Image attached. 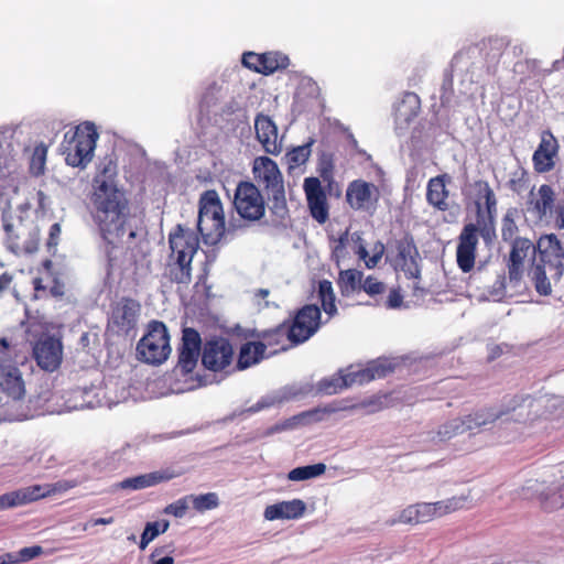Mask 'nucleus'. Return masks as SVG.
<instances>
[{
	"instance_id": "nucleus-44",
	"label": "nucleus",
	"mask_w": 564,
	"mask_h": 564,
	"mask_svg": "<svg viewBox=\"0 0 564 564\" xmlns=\"http://www.w3.org/2000/svg\"><path fill=\"white\" fill-rule=\"evenodd\" d=\"M169 527L170 522L167 520L148 522L141 534L139 547L144 550L160 533L166 532Z\"/></svg>"
},
{
	"instance_id": "nucleus-60",
	"label": "nucleus",
	"mask_w": 564,
	"mask_h": 564,
	"mask_svg": "<svg viewBox=\"0 0 564 564\" xmlns=\"http://www.w3.org/2000/svg\"><path fill=\"white\" fill-rule=\"evenodd\" d=\"M115 519L112 517L109 518H97L91 519L83 525V530L87 531L90 525H107L113 523Z\"/></svg>"
},
{
	"instance_id": "nucleus-63",
	"label": "nucleus",
	"mask_w": 564,
	"mask_h": 564,
	"mask_svg": "<svg viewBox=\"0 0 564 564\" xmlns=\"http://www.w3.org/2000/svg\"><path fill=\"white\" fill-rule=\"evenodd\" d=\"M480 235L485 240H490L491 235H494V227L485 225L480 230Z\"/></svg>"
},
{
	"instance_id": "nucleus-42",
	"label": "nucleus",
	"mask_w": 564,
	"mask_h": 564,
	"mask_svg": "<svg viewBox=\"0 0 564 564\" xmlns=\"http://www.w3.org/2000/svg\"><path fill=\"white\" fill-rule=\"evenodd\" d=\"M43 553V547L33 545L21 549L19 552H9L2 554L6 564H19L22 562L31 561Z\"/></svg>"
},
{
	"instance_id": "nucleus-1",
	"label": "nucleus",
	"mask_w": 564,
	"mask_h": 564,
	"mask_svg": "<svg viewBox=\"0 0 564 564\" xmlns=\"http://www.w3.org/2000/svg\"><path fill=\"white\" fill-rule=\"evenodd\" d=\"M117 163L104 158L93 180L91 217L102 240V250L109 270L119 268L127 258L128 242L135 239L137 230L131 225L133 215L124 191L116 186Z\"/></svg>"
},
{
	"instance_id": "nucleus-24",
	"label": "nucleus",
	"mask_w": 564,
	"mask_h": 564,
	"mask_svg": "<svg viewBox=\"0 0 564 564\" xmlns=\"http://www.w3.org/2000/svg\"><path fill=\"white\" fill-rule=\"evenodd\" d=\"M254 130L257 140L267 153L278 155L282 151L281 143L278 141V128L269 116L257 115Z\"/></svg>"
},
{
	"instance_id": "nucleus-17",
	"label": "nucleus",
	"mask_w": 564,
	"mask_h": 564,
	"mask_svg": "<svg viewBox=\"0 0 564 564\" xmlns=\"http://www.w3.org/2000/svg\"><path fill=\"white\" fill-rule=\"evenodd\" d=\"M478 232L479 229L475 224H467L458 237L456 262L464 273L470 272L475 267Z\"/></svg>"
},
{
	"instance_id": "nucleus-58",
	"label": "nucleus",
	"mask_w": 564,
	"mask_h": 564,
	"mask_svg": "<svg viewBox=\"0 0 564 564\" xmlns=\"http://www.w3.org/2000/svg\"><path fill=\"white\" fill-rule=\"evenodd\" d=\"M32 285L34 289V299L35 300L42 299L45 295V293L47 292L46 285L43 283V280L39 276H36L32 280Z\"/></svg>"
},
{
	"instance_id": "nucleus-50",
	"label": "nucleus",
	"mask_w": 564,
	"mask_h": 564,
	"mask_svg": "<svg viewBox=\"0 0 564 564\" xmlns=\"http://www.w3.org/2000/svg\"><path fill=\"white\" fill-rule=\"evenodd\" d=\"M541 506L545 511H553L564 507V484L552 494L541 496Z\"/></svg>"
},
{
	"instance_id": "nucleus-10",
	"label": "nucleus",
	"mask_w": 564,
	"mask_h": 564,
	"mask_svg": "<svg viewBox=\"0 0 564 564\" xmlns=\"http://www.w3.org/2000/svg\"><path fill=\"white\" fill-rule=\"evenodd\" d=\"M379 198L378 186L361 178L351 181L346 189V203L355 212L372 213Z\"/></svg>"
},
{
	"instance_id": "nucleus-25",
	"label": "nucleus",
	"mask_w": 564,
	"mask_h": 564,
	"mask_svg": "<svg viewBox=\"0 0 564 564\" xmlns=\"http://www.w3.org/2000/svg\"><path fill=\"white\" fill-rule=\"evenodd\" d=\"M451 176L446 173L431 177L426 185V202L436 210L447 212L449 205V191L446 185Z\"/></svg>"
},
{
	"instance_id": "nucleus-61",
	"label": "nucleus",
	"mask_w": 564,
	"mask_h": 564,
	"mask_svg": "<svg viewBox=\"0 0 564 564\" xmlns=\"http://www.w3.org/2000/svg\"><path fill=\"white\" fill-rule=\"evenodd\" d=\"M12 280V274H10L9 272H3L0 275V294L6 292L10 288Z\"/></svg>"
},
{
	"instance_id": "nucleus-11",
	"label": "nucleus",
	"mask_w": 564,
	"mask_h": 564,
	"mask_svg": "<svg viewBox=\"0 0 564 564\" xmlns=\"http://www.w3.org/2000/svg\"><path fill=\"white\" fill-rule=\"evenodd\" d=\"M524 398L514 395L507 403H503L501 406H487L482 409H478L473 413H469L463 416L465 425L467 426L468 432L474 430H479L487 425L494 424L499 419L508 416L512 412H514L519 406L524 402Z\"/></svg>"
},
{
	"instance_id": "nucleus-62",
	"label": "nucleus",
	"mask_w": 564,
	"mask_h": 564,
	"mask_svg": "<svg viewBox=\"0 0 564 564\" xmlns=\"http://www.w3.org/2000/svg\"><path fill=\"white\" fill-rule=\"evenodd\" d=\"M555 224L560 229H564V204L556 210Z\"/></svg>"
},
{
	"instance_id": "nucleus-43",
	"label": "nucleus",
	"mask_w": 564,
	"mask_h": 564,
	"mask_svg": "<svg viewBox=\"0 0 564 564\" xmlns=\"http://www.w3.org/2000/svg\"><path fill=\"white\" fill-rule=\"evenodd\" d=\"M518 216V210L516 208H509L502 217L501 221V237L503 241L513 242V240L518 239V226L516 224V217Z\"/></svg>"
},
{
	"instance_id": "nucleus-46",
	"label": "nucleus",
	"mask_w": 564,
	"mask_h": 564,
	"mask_svg": "<svg viewBox=\"0 0 564 564\" xmlns=\"http://www.w3.org/2000/svg\"><path fill=\"white\" fill-rule=\"evenodd\" d=\"M429 503L430 507L432 508V520L452 513L462 508V500L455 497Z\"/></svg>"
},
{
	"instance_id": "nucleus-20",
	"label": "nucleus",
	"mask_w": 564,
	"mask_h": 564,
	"mask_svg": "<svg viewBox=\"0 0 564 564\" xmlns=\"http://www.w3.org/2000/svg\"><path fill=\"white\" fill-rule=\"evenodd\" d=\"M140 311L141 305L137 300L122 297L112 306L110 323L118 333L128 335L135 328Z\"/></svg>"
},
{
	"instance_id": "nucleus-47",
	"label": "nucleus",
	"mask_w": 564,
	"mask_h": 564,
	"mask_svg": "<svg viewBox=\"0 0 564 564\" xmlns=\"http://www.w3.org/2000/svg\"><path fill=\"white\" fill-rule=\"evenodd\" d=\"M387 290V285L375 275L364 278L361 283V291L372 297L377 305H380L379 296Z\"/></svg>"
},
{
	"instance_id": "nucleus-64",
	"label": "nucleus",
	"mask_w": 564,
	"mask_h": 564,
	"mask_svg": "<svg viewBox=\"0 0 564 564\" xmlns=\"http://www.w3.org/2000/svg\"><path fill=\"white\" fill-rule=\"evenodd\" d=\"M153 564H174V558L172 556H164L158 561H154Z\"/></svg>"
},
{
	"instance_id": "nucleus-51",
	"label": "nucleus",
	"mask_w": 564,
	"mask_h": 564,
	"mask_svg": "<svg viewBox=\"0 0 564 564\" xmlns=\"http://www.w3.org/2000/svg\"><path fill=\"white\" fill-rule=\"evenodd\" d=\"M529 174L525 170L514 172L508 182V187L511 192L520 195L529 188Z\"/></svg>"
},
{
	"instance_id": "nucleus-41",
	"label": "nucleus",
	"mask_w": 564,
	"mask_h": 564,
	"mask_svg": "<svg viewBox=\"0 0 564 564\" xmlns=\"http://www.w3.org/2000/svg\"><path fill=\"white\" fill-rule=\"evenodd\" d=\"M326 470V466L323 463L314 464V465H307V466H301L292 469L288 474V478L291 481H302L311 478L318 477L323 475Z\"/></svg>"
},
{
	"instance_id": "nucleus-59",
	"label": "nucleus",
	"mask_w": 564,
	"mask_h": 564,
	"mask_svg": "<svg viewBox=\"0 0 564 564\" xmlns=\"http://www.w3.org/2000/svg\"><path fill=\"white\" fill-rule=\"evenodd\" d=\"M59 235H61V226H59V224H58V223H55V224H53V225L50 227L48 239H47V246H48V247H55V246H57Z\"/></svg>"
},
{
	"instance_id": "nucleus-22",
	"label": "nucleus",
	"mask_w": 564,
	"mask_h": 564,
	"mask_svg": "<svg viewBox=\"0 0 564 564\" xmlns=\"http://www.w3.org/2000/svg\"><path fill=\"white\" fill-rule=\"evenodd\" d=\"M55 488L51 485H32L0 496V511L28 505L51 496Z\"/></svg>"
},
{
	"instance_id": "nucleus-53",
	"label": "nucleus",
	"mask_w": 564,
	"mask_h": 564,
	"mask_svg": "<svg viewBox=\"0 0 564 564\" xmlns=\"http://www.w3.org/2000/svg\"><path fill=\"white\" fill-rule=\"evenodd\" d=\"M318 161H319L318 162L319 175L324 180H327V178L332 177L333 170H334V155H333V153L323 152L319 155V160Z\"/></svg>"
},
{
	"instance_id": "nucleus-2",
	"label": "nucleus",
	"mask_w": 564,
	"mask_h": 564,
	"mask_svg": "<svg viewBox=\"0 0 564 564\" xmlns=\"http://www.w3.org/2000/svg\"><path fill=\"white\" fill-rule=\"evenodd\" d=\"M532 262V281L543 296L552 293V282L558 283L564 273V247L556 235H543L536 241Z\"/></svg>"
},
{
	"instance_id": "nucleus-5",
	"label": "nucleus",
	"mask_w": 564,
	"mask_h": 564,
	"mask_svg": "<svg viewBox=\"0 0 564 564\" xmlns=\"http://www.w3.org/2000/svg\"><path fill=\"white\" fill-rule=\"evenodd\" d=\"M99 138L93 122H83L65 133L62 143L65 161L73 167H86L94 156Z\"/></svg>"
},
{
	"instance_id": "nucleus-12",
	"label": "nucleus",
	"mask_w": 564,
	"mask_h": 564,
	"mask_svg": "<svg viewBox=\"0 0 564 564\" xmlns=\"http://www.w3.org/2000/svg\"><path fill=\"white\" fill-rule=\"evenodd\" d=\"M36 365L45 371H55L63 360V344L59 338L42 334L32 348Z\"/></svg>"
},
{
	"instance_id": "nucleus-40",
	"label": "nucleus",
	"mask_w": 564,
	"mask_h": 564,
	"mask_svg": "<svg viewBox=\"0 0 564 564\" xmlns=\"http://www.w3.org/2000/svg\"><path fill=\"white\" fill-rule=\"evenodd\" d=\"M318 296L324 312L329 316H333L337 312V307L335 304L336 297L330 281L322 280L319 282Z\"/></svg>"
},
{
	"instance_id": "nucleus-13",
	"label": "nucleus",
	"mask_w": 564,
	"mask_h": 564,
	"mask_svg": "<svg viewBox=\"0 0 564 564\" xmlns=\"http://www.w3.org/2000/svg\"><path fill=\"white\" fill-rule=\"evenodd\" d=\"M536 243L528 238H518L511 242L509 258L507 260L508 279L513 285H518L525 271V261L536 256Z\"/></svg>"
},
{
	"instance_id": "nucleus-39",
	"label": "nucleus",
	"mask_w": 564,
	"mask_h": 564,
	"mask_svg": "<svg viewBox=\"0 0 564 564\" xmlns=\"http://www.w3.org/2000/svg\"><path fill=\"white\" fill-rule=\"evenodd\" d=\"M315 143L314 138H310L304 144L289 150L285 154L290 169L299 167L305 164L312 153V145Z\"/></svg>"
},
{
	"instance_id": "nucleus-6",
	"label": "nucleus",
	"mask_w": 564,
	"mask_h": 564,
	"mask_svg": "<svg viewBox=\"0 0 564 564\" xmlns=\"http://www.w3.org/2000/svg\"><path fill=\"white\" fill-rule=\"evenodd\" d=\"M252 173L254 181L262 186L272 200V209L274 213L285 210V189L283 175L278 164L268 156H259L253 161Z\"/></svg>"
},
{
	"instance_id": "nucleus-37",
	"label": "nucleus",
	"mask_w": 564,
	"mask_h": 564,
	"mask_svg": "<svg viewBox=\"0 0 564 564\" xmlns=\"http://www.w3.org/2000/svg\"><path fill=\"white\" fill-rule=\"evenodd\" d=\"M364 273L356 269L341 270L338 274L337 284L344 296H349L361 291Z\"/></svg>"
},
{
	"instance_id": "nucleus-29",
	"label": "nucleus",
	"mask_w": 564,
	"mask_h": 564,
	"mask_svg": "<svg viewBox=\"0 0 564 564\" xmlns=\"http://www.w3.org/2000/svg\"><path fill=\"white\" fill-rule=\"evenodd\" d=\"M432 508L429 502L410 505L399 513L397 519H391L387 523L394 525L397 523L416 525L432 521Z\"/></svg>"
},
{
	"instance_id": "nucleus-32",
	"label": "nucleus",
	"mask_w": 564,
	"mask_h": 564,
	"mask_svg": "<svg viewBox=\"0 0 564 564\" xmlns=\"http://www.w3.org/2000/svg\"><path fill=\"white\" fill-rule=\"evenodd\" d=\"M473 189L478 212L484 203L488 219L492 223L497 212V198L490 184L485 180H477L473 183Z\"/></svg>"
},
{
	"instance_id": "nucleus-49",
	"label": "nucleus",
	"mask_w": 564,
	"mask_h": 564,
	"mask_svg": "<svg viewBox=\"0 0 564 564\" xmlns=\"http://www.w3.org/2000/svg\"><path fill=\"white\" fill-rule=\"evenodd\" d=\"M47 148L43 144L35 147L30 162V171L34 176L44 173L46 162Z\"/></svg>"
},
{
	"instance_id": "nucleus-8",
	"label": "nucleus",
	"mask_w": 564,
	"mask_h": 564,
	"mask_svg": "<svg viewBox=\"0 0 564 564\" xmlns=\"http://www.w3.org/2000/svg\"><path fill=\"white\" fill-rule=\"evenodd\" d=\"M234 206L241 218L250 221L259 220L265 214V202L261 192L252 182L248 181L238 183Z\"/></svg>"
},
{
	"instance_id": "nucleus-56",
	"label": "nucleus",
	"mask_w": 564,
	"mask_h": 564,
	"mask_svg": "<svg viewBox=\"0 0 564 564\" xmlns=\"http://www.w3.org/2000/svg\"><path fill=\"white\" fill-rule=\"evenodd\" d=\"M384 253V246L382 242H377L373 248V254L369 256V258L366 260V268L373 269L378 265L380 262L382 256Z\"/></svg>"
},
{
	"instance_id": "nucleus-19",
	"label": "nucleus",
	"mask_w": 564,
	"mask_h": 564,
	"mask_svg": "<svg viewBox=\"0 0 564 564\" xmlns=\"http://www.w3.org/2000/svg\"><path fill=\"white\" fill-rule=\"evenodd\" d=\"M394 249L397 251L394 263L395 268L404 272L408 279H417L421 270L419 267V251L413 238L405 235L395 240Z\"/></svg>"
},
{
	"instance_id": "nucleus-4",
	"label": "nucleus",
	"mask_w": 564,
	"mask_h": 564,
	"mask_svg": "<svg viewBox=\"0 0 564 564\" xmlns=\"http://www.w3.org/2000/svg\"><path fill=\"white\" fill-rule=\"evenodd\" d=\"M197 229L204 242L212 246L218 243L225 235L223 203L215 189H207L199 197Z\"/></svg>"
},
{
	"instance_id": "nucleus-27",
	"label": "nucleus",
	"mask_w": 564,
	"mask_h": 564,
	"mask_svg": "<svg viewBox=\"0 0 564 564\" xmlns=\"http://www.w3.org/2000/svg\"><path fill=\"white\" fill-rule=\"evenodd\" d=\"M260 344H264V350L270 349V354L274 355L285 351L293 347L289 339L288 323L283 322L273 328L262 330L258 334Z\"/></svg>"
},
{
	"instance_id": "nucleus-21",
	"label": "nucleus",
	"mask_w": 564,
	"mask_h": 564,
	"mask_svg": "<svg viewBox=\"0 0 564 564\" xmlns=\"http://www.w3.org/2000/svg\"><path fill=\"white\" fill-rule=\"evenodd\" d=\"M242 64L251 70L269 75L279 69L286 68L290 64V59L286 55L279 52H267L262 54L247 52L242 55Z\"/></svg>"
},
{
	"instance_id": "nucleus-38",
	"label": "nucleus",
	"mask_w": 564,
	"mask_h": 564,
	"mask_svg": "<svg viewBox=\"0 0 564 564\" xmlns=\"http://www.w3.org/2000/svg\"><path fill=\"white\" fill-rule=\"evenodd\" d=\"M420 111V98L415 93H405L397 107V116L405 122L413 120Z\"/></svg>"
},
{
	"instance_id": "nucleus-52",
	"label": "nucleus",
	"mask_w": 564,
	"mask_h": 564,
	"mask_svg": "<svg viewBox=\"0 0 564 564\" xmlns=\"http://www.w3.org/2000/svg\"><path fill=\"white\" fill-rule=\"evenodd\" d=\"M189 496L180 498L178 500L167 505L164 508V513L174 516L175 518H183L188 509Z\"/></svg>"
},
{
	"instance_id": "nucleus-54",
	"label": "nucleus",
	"mask_w": 564,
	"mask_h": 564,
	"mask_svg": "<svg viewBox=\"0 0 564 564\" xmlns=\"http://www.w3.org/2000/svg\"><path fill=\"white\" fill-rule=\"evenodd\" d=\"M10 248L11 250L17 253V251H24L25 253H33L39 249V234L35 232L34 236L30 241H28L25 245H20L17 241V237L13 238L10 236Z\"/></svg>"
},
{
	"instance_id": "nucleus-14",
	"label": "nucleus",
	"mask_w": 564,
	"mask_h": 564,
	"mask_svg": "<svg viewBox=\"0 0 564 564\" xmlns=\"http://www.w3.org/2000/svg\"><path fill=\"white\" fill-rule=\"evenodd\" d=\"M234 348L230 341L224 337L207 340L202 350L203 366L214 372L227 368L234 359Z\"/></svg>"
},
{
	"instance_id": "nucleus-48",
	"label": "nucleus",
	"mask_w": 564,
	"mask_h": 564,
	"mask_svg": "<svg viewBox=\"0 0 564 564\" xmlns=\"http://www.w3.org/2000/svg\"><path fill=\"white\" fill-rule=\"evenodd\" d=\"M188 496L189 500L193 502L194 509L199 512L215 509L219 505L218 496L215 492H208L198 496Z\"/></svg>"
},
{
	"instance_id": "nucleus-57",
	"label": "nucleus",
	"mask_w": 564,
	"mask_h": 564,
	"mask_svg": "<svg viewBox=\"0 0 564 564\" xmlns=\"http://www.w3.org/2000/svg\"><path fill=\"white\" fill-rule=\"evenodd\" d=\"M48 293L55 299H62L65 295V283L57 275L53 276Z\"/></svg>"
},
{
	"instance_id": "nucleus-3",
	"label": "nucleus",
	"mask_w": 564,
	"mask_h": 564,
	"mask_svg": "<svg viewBox=\"0 0 564 564\" xmlns=\"http://www.w3.org/2000/svg\"><path fill=\"white\" fill-rule=\"evenodd\" d=\"M171 254L163 278L170 283L188 285L192 281V261L199 248L197 235L189 228L177 225L169 235Z\"/></svg>"
},
{
	"instance_id": "nucleus-18",
	"label": "nucleus",
	"mask_w": 564,
	"mask_h": 564,
	"mask_svg": "<svg viewBox=\"0 0 564 564\" xmlns=\"http://www.w3.org/2000/svg\"><path fill=\"white\" fill-rule=\"evenodd\" d=\"M200 350L203 349L199 333L192 327L184 328L177 361V366L184 375L191 373L196 368Z\"/></svg>"
},
{
	"instance_id": "nucleus-45",
	"label": "nucleus",
	"mask_w": 564,
	"mask_h": 564,
	"mask_svg": "<svg viewBox=\"0 0 564 564\" xmlns=\"http://www.w3.org/2000/svg\"><path fill=\"white\" fill-rule=\"evenodd\" d=\"M468 432L463 417H456L442 424L437 431L441 441Z\"/></svg>"
},
{
	"instance_id": "nucleus-55",
	"label": "nucleus",
	"mask_w": 564,
	"mask_h": 564,
	"mask_svg": "<svg viewBox=\"0 0 564 564\" xmlns=\"http://www.w3.org/2000/svg\"><path fill=\"white\" fill-rule=\"evenodd\" d=\"M403 304V295L399 289H391L383 306L388 310L400 308Z\"/></svg>"
},
{
	"instance_id": "nucleus-28",
	"label": "nucleus",
	"mask_w": 564,
	"mask_h": 564,
	"mask_svg": "<svg viewBox=\"0 0 564 564\" xmlns=\"http://www.w3.org/2000/svg\"><path fill=\"white\" fill-rule=\"evenodd\" d=\"M177 476H180L178 473H175L171 468H165L149 474L127 478L120 482V487L123 489L139 490L155 486L161 482L169 481Z\"/></svg>"
},
{
	"instance_id": "nucleus-15",
	"label": "nucleus",
	"mask_w": 564,
	"mask_h": 564,
	"mask_svg": "<svg viewBox=\"0 0 564 564\" xmlns=\"http://www.w3.org/2000/svg\"><path fill=\"white\" fill-rule=\"evenodd\" d=\"M560 144L551 130L541 133V140L533 152V169L539 174H545L554 170L558 159Z\"/></svg>"
},
{
	"instance_id": "nucleus-33",
	"label": "nucleus",
	"mask_w": 564,
	"mask_h": 564,
	"mask_svg": "<svg viewBox=\"0 0 564 564\" xmlns=\"http://www.w3.org/2000/svg\"><path fill=\"white\" fill-rule=\"evenodd\" d=\"M358 384L355 371L348 370L346 373L341 371L330 378L322 379L318 384V391L325 394H335L341 390Z\"/></svg>"
},
{
	"instance_id": "nucleus-34",
	"label": "nucleus",
	"mask_w": 564,
	"mask_h": 564,
	"mask_svg": "<svg viewBox=\"0 0 564 564\" xmlns=\"http://www.w3.org/2000/svg\"><path fill=\"white\" fill-rule=\"evenodd\" d=\"M394 366L388 359H377L368 364L364 369L356 370L358 384L370 382L378 378H384L393 372Z\"/></svg>"
},
{
	"instance_id": "nucleus-36",
	"label": "nucleus",
	"mask_w": 564,
	"mask_h": 564,
	"mask_svg": "<svg viewBox=\"0 0 564 564\" xmlns=\"http://www.w3.org/2000/svg\"><path fill=\"white\" fill-rule=\"evenodd\" d=\"M264 357V344L259 341H247L240 347L237 367L240 370L247 369Z\"/></svg>"
},
{
	"instance_id": "nucleus-23",
	"label": "nucleus",
	"mask_w": 564,
	"mask_h": 564,
	"mask_svg": "<svg viewBox=\"0 0 564 564\" xmlns=\"http://www.w3.org/2000/svg\"><path fill=\"white\" fill-rule=\"evenodd\" d=\"M0 387L4 393L14 400L24 395V382L22 373L17 366L11 365L10 358L6 354L0 355Z\"/></svg>"
},
{
	"instance_id": "nucleus-7",
	"label": "nucleus",
	"mask_w": 564,
	"mask_h": 564,
	"mask_svg": "<svg viewBox=\"0 0 564 564\" xmlns=\"http://www.w3.org/2000/svg\"><path fill=\"white\" fill-rule=\"evenodd\" d=\"M171 351L170 335L165 324L161 321H151L147 333L137 345L139 359L147 364L161 365L169 358Z\"/></svg>"
},
{
	"instance_id": "nucleus-30",
	"label": "nucleus",
	"mask_w": 564,
	"mask_h": 564,
	"mask_svg": "<svg viewBox=\"0 0 564 564\" xmlns=\"http://www.w3.org/2000/svg\"><path fill=\"white\" fill-rule=\"evenodd\" d=\"M532 197L529 199V209L539 218L546 217L552 212L555 204V192L549 184H542L536 194L531 191Z\"/></svg>"
},
{
	"instance_id": "nucleus-9",
	"label": "nucleus",
	"mask_w": 564,
	"mask_h": 564,
	"mask_svg": "<svg viewBox=\"0 0 564 564\" xmlns=\"http://www.w3.org/2000/svg\"><path fill=\"white\" fill-rule=\"evenodd\" d=\"M288 323L289 339L292 345L308 340L319 328L321 310L314 304L304 305Z\"/></svg>"
},
{
	"instance_id": "nucleus-31",
	"label": "nucleus",
	"mask_w": 564,
	"mask_h": 564,
	"mask_svg": "<svg viewBox=\"0 0 564 564\" xmlns=\"http://www.w3.org/2000/svg\"><path fill=\"white\" fill-rule=\"evenodd\" d=\"M507 47L502 37H488L480 43V52L487 64V73L495 75Z\"/></svg>"
},
{
	"instance_id": "nucleus-16",
	"label": "nucleus",
	"mask_w": 564,
	"mask_h": 564,
	"mask_svg": "<svg viewBox=\"0 0 564 564\" xmlns=\"http://www.w3.org/2000/svg\"><path fill=\"white\" fill-rule=\"evenodd\" d=\"M303 188L312 218L321 225L325 224L329 218V205L319 178L306 177Z\"/></svg>"
},
{
	"instance_id": "nucleus-35",
	"label": "nucleus",
	"mask_w": 564,
	"mask_h": 564,
	"mask_svg": "<svg viewBox=\"0 0 564 564\" xmlns=\"http://www.w3.org/2000/svg\"><path fill=\"white\" fill-rule=\"evenodd\" d=\"M384 408L383 401L380 397H372L367 400H364L359 403L347 405L341 404V402L335 401L322 409L315 410V412H323L326 414H332L339 411L354 410V409H365L367 413H376L381 411Z\"/></svg>"
},
{
	"instance_id": "nucleus-26",
	"label": "nucleus",
	"mask_w": 564,
	"mask_h": 564,
	"mask_svg": "<svg viewBox=\"0 0 564 564\" xmlns=\"http://www.w3.org/2000/svg\"><path fill=\"white\" fill-rule=\"evenodd\" d=\"M306 505L301 499L280 501L265 507L263 516L265 520H295L304 516Z\"/></svg>"
}]
</instances>
